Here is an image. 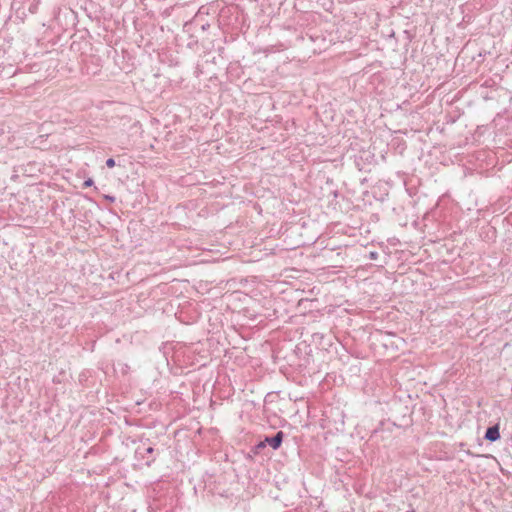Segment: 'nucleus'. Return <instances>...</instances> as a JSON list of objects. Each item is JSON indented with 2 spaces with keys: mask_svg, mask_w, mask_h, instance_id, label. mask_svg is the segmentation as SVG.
<instances>
[{
  "mask_svg": "<svg viewBox=\"0 0 512 512\" xmlns=\"http://www.w3.org/2000/svg\"><path fill=\"white\" fill-rule=\"evenodd\" d=\"M485 438L491 442L498 440L500 438L499 426L489 427L485 433Z\"/></svg>",
  "mask_w": 512,
  "mask_h": 512,
  "instance_id": "nucleus-1",
  "label": "nucleus"
},
{
  "mask_svg": "<svg viewBox=\"0 0 512 512\" xmlns=\"http://www.w3.org/2000/svg\"><path fill=\"white\" fill-rule=\"evenodd\" d=\"M407 512H415L414 510H410V511H407Z\"/></svg>",
  "mask_w": 512,
  "mask_h": 512,
  "instance_id": "nucleus-5",
  "label": "nucleus"
},
{
  "mask_svg": "<svg viewBox=\"0 0 512 512\" xmlns=\"http://www.w3.org/2000/svg\"><path fill=\"white\" fill-rule=\"evenodd\" d=\"M92 184H93L92 179H88V180H86V181L84 182L83 186H84V187H89V186H91Z\"/></svg>",
  "mask_w": 512,
  "mask_h": 512,
  "instance_id": "nucleus-4",
  "label": "nucleus"
},
{
  "mask_svg": "<svg viewBox=\"0 0 512 512\" xmlns=\"http://www.w3.org/2000/svg\"><path fill=\"white\" fill-rule=\"evenodd\" d=\"M106 165L109 167V168H113L115 166V161L113 158H109L107 161H106Z\"/></svg>",
  "mask_w": 512,
  "mask_h": 512,
  "instance_id": "nucleus-3",
  "label": "nucleus"
},
{
  "mask_svg": "<svg viewBox=\"0 0 512 512\" xmlns=\"http://www.w3.org/2000/svg\"><path fill=\"white\" fill-rule=\"evenodd\" d=\"M282 437H283V433L280 431L278 432L274 437L272 438H267L266 441L269 443V445L273 448V449H277L280 447L281 445V442H282Z\"/></svg>",
  "mask_w": 512,
  "mask_h": 512,
  "instance_id": "nucleus-2",
  "label": "nucleus"
}]
</instances>
